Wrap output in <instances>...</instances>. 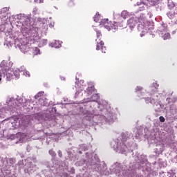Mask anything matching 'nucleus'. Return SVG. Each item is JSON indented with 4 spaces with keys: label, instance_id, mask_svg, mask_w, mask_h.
I'll return each instance as SVG.
<instances>
[{
    "label": "nucleus",
    "instance_id": "nucleus-30",
    "mask_svg": "<svg viewBox=\"0 0 177 177\" xmlns=\"http://www.w3.org/2000/svg\"><path fill=\"white\" fill-rule=\"evenodd\" d=\"M16 167H19V170L20 171L22 168L24 169L26 168V165H24V161L20 160L18 162V163L16 165Z\"/></svg>",
    "mask_w": 177,
    "mask_h": 177
},
{
    "label": "nucleus",
    "instance_id": "nucleus-22",
    "mask_svg": "<svg viewBox=\"0 0 177 177\" xmlns=\"http://www.w3.org/2000/svg\"><path fill=\"white\" fill-rule=\"evenodd\" d=\"M37 169L38 167L32 162H28L25 164L24 172L26 174H34Z\"/></svg>",
    "mask_w": 177,
    "mask_h": 177
},
{
    "label": "nucleus",
    "instance_id": "nucleus-36",
    "mask_svg": "<svg viewBox=\"0 0 177 177\" xmlns=\"http://www.w3.org/2000/svg\"><path fill=\"white\" fill-rule=\"evenodd\" d=\"M33 55L35 56L37 55H41V50H39L38 47L33 48Z\"/></svg>",
    "mask_w": 177,
    "mask_h": 177
},
{
    "label": "nucleus",
    "instance_id": "nucleus-20",
    "mask_svg": "<svg viewBox=\"0 0 177 177\" xmlns=\"http://www.w3.org/2000/svg\"><path fill=\"white\" fill-rule=\"evenodd\" d=\"M9 139L11 140H15V139H17L16 143H18V142H21V143H23L24 142H26L28 139L27 135L24 133H17L16 134H10Z\"/></svg>",
    "mask_w": 177,
    "mask_h": 177
},
{
    "label": "nucleus",
    "instance_id": "nucleus-17",
    "mask_svg": "<svg viewBox=\"0 0 177 177\" xmlns=\"http://www.w3.org/2000/svg\"><path fill=\"white\" fill-rule=\"evenodd\" d=\"M58 168V173L59 175H63V174H75V169L74 167H68V165L66 164V162L61 161L59 163V167Z\"/></svg>",
    "mask_w": 177,
    "mask_h": 177
},
{
    "label": "nucleus",
    "instance_id": "nucleus-16",
    "mask_svg": "<svg viewBox=\"0 0 177 177\" xmlns=\"http://www.w3.org/2000/svg\"><path fill=\"white\" fill-rule=\"evenodd\" d=\"M113 23L112 24H109V27L111 30H113V32H115L118 30V27L122 28L124 25L122 24V17L120 14H113Z\"/></svg>",
    "mask_w": 177,
    "mask_h": 177
},
{
    "label": "nucleus",
    "instance_id": "nucleus-14",
    "mask_svg": "<svg viewBox=\"0 0 177 177\" xmlns=\"http://www.w3.org/2000/svg\"><path fill=\"white\" fill-rule=\"evenodd\" d=\"M145 103L149 104H153L156 111H158V110H161V109L164 108V106L160 104V99H161V94H156L151 97H145Z\"/></svg>",
    "mask_w": 177,
    "mask_h": 177
},
{
    "label": "nucleus",
    "instance_id": "nucleus-7",
    "mask_svg": "<svg viewBox=\"0 0 177 177\" xmlns=\"http://www.w3.org/2000/svg\"><path fill=\"white\" fill-rule=\"evenodd\" d=\"M127 26L129 27L131 31H133V28L138 26L137 28L138 31L141 33L140 37H145L147 32L149 34H153L151 30H154V27H147L146 26V22H145V18H143V15L138 14L137 16H133L127 21Z\"/></svg>",
    "mask_w": 177,
    "mask_h": 177
},
{
    "label": "nucleus",
    "instance_id": "nucleus-52",
    "mask_svg": "<svg viewBox=\"0 0 177 177\" xmlns=\"http://www.w3.org/2000/svg\"><path fill=\"white\" fill-rule=\"evenodd\" d=\"M12 162H13V160H10V162L11 164H12Z\"/></svg>",
    "mask_w": 177,
    "mask_h": 177
},
{
    "label": "nucleus",
    "instance_id": "nucleus-29",
    "mask_svg": "<svg viewBox=\"0 0 177 177\" xmlns=\"http://www.w3.org/2000/svg\"><path fill=\"white\" fill-rule=\"evenodd\" d=\"M62 42L59 40H54L52 43L49 44L51 48H55V49H59V48H62Z\"/></svg>",
    "mask_w": 177,
    "mask_h": 177
},
{
    "label": "nucleus",
    "instance_id": "nucleus-56",
    "mask_svg": "<svg viewBox=\"0 0 177 177\" xmlns=\"http://www.w3.org/2000/svg\"><path fill=\"white\" fill-rule=\"evenodd\" d=\"M91 107H92V104H91Z\"/></svg>",
    "mask_w": 177,
    "mask_h": 177
},
{
    "label": "nucleus",
    "instance_id": "nucleus-35",
    "mask_svg": "<svg viewBox=\"0 0 177 177\" xmlns=\"http://www.w3.org/2000/svg\"><path fill=\"white\" fill-rule=\"evenodd\" d=\"M171 117H176L177 115V108H172L170 109Z\"/></svg>",
    "mask_w": 177,
    "mask_h": 177
},
{
    "label": "nucleus",
    "instance_id": "nucleus-43",
    "mask_svg": "<svg viewBox=\"0 0 177 177\" xmlns=\"http://www.w3.org/2000/svg\"><path fill=\"white\" fill-rule=\"evenodd\" d=\"M58 177H68V174L64 173L63 174H59Z\"/></svg>",
    "mask_w": 177,
    "mask_h": 177
},
{
    "label": "nucleus",
    "instance_id": "nucleus-55",
    "mask_svg": "<svg viewBox=\"0 0 177 177\" xmlns=\"http://www.w3.org/2000/svg\"><path fill=\"white\" fill-rule=\"evenodd\" d=\"M50 27H52V25H50Z\"/></svg>",
    "mask_w": 177,
    "mask_h": 177
},
{
    "label": "nucleus",
    "instance_id": "nucleus-39",
    "mask_svg": "<svg viewBox=\"0 0 177 177\" xmlns=\"http://www.w3.org/2000/svg\"><path fill=\"white\" fill-rule=\"evenodd\" d=\"M19 70H20L21 74H23L24 73V71H26V68L24 67V66H21L20 68H19Z\"/></svg>",
    "mask_w": 177,
    "mask_h": 177
},
{
    "label": "nucleus",
    "instance_id": "nucleus-1",
    "mask_svg": "<svg viewBox=\"0 0 177 177\" xmlns=\"http://www.w3.org/2000/svg\"><path fill=\"white\" fill-rule=\"evenodd\" d=\"M131 138H132L131 132L125 131L122 133L118 138L111 142V147L116 153H120V154L132 153L131 156H130V162H128L127 160H124L122 164L115 162L111 165L109 171L106 162L100 161L97 155L93 152H86L85 155H83L82 159L76 162L75 165L76 167H82L85 164L84 167L86 171L88 172H97L102 176L115 174L116 176L121 177L127 174H131V172H134L138 169V167H135L136 162H138V159H133L132 156L133 154V156L138 154V156H140L142 154L140 155V153L135 151L138 149V145L136 143H127V140L131 139Z\"/></svg>",
    "mask_w": 177,
    "mask_h": 177
},
{
    "label": "nucleus",
    "instance_id": "nucleus-2",
    "mask_svg": "<svg viewBox=\"0 0 177 177\" xmlns=\"http://www.w3.org/2000/svg\"><path fill=\"white\" fill-rule=\"evenodd\" d=\"M100 97L99 94L94 93L85 102H93V113L87 109H84L82 113L84 120L86 121H93L94 125H106V124H113L117 120V113L113 112L107 101L102 100L97 102Z\"/></svg>",
    "mask_w": 177,
    "mask_h": 177
},
{
    "label": "nucleus",
    "instance_id": "nucleus-11",
    "mask_svg": "<svg viewBox=\"0 0 177 177\" xmlns=\"http://www.w3.org/2000/svg\"><path fill=\"white\" fill-rule=\"evenodd\" d=\"M81 84H84V80H80V84H77L75 86V88L77 89V91L75 94V97H80L81 96H83L84 93V95H86V96H91V95H92V93L95 92V86H88L86 91H84V85L81 86Z\"/></svg>",
    "mask_w": 177,
    "mask_h": 177
},
{
    "label": "nucleus",
    "instance_id": "nucleus-23",
    "mask_svg": "<svg viewBox=\"0 0 177 177\" xmlns=\"http://www.w3.org/2000/svg\"><path fill=\"white\" fill-rule=\"evenodd\" d=\"M48 153L50 154V156H51L52 158H51V162L49 163L51 165H55V167H60V162H62V161H59L57 160H56V152L55 151H53V149H50L48 151Z\"/></svg>",
    "mask_w": 177,
    "mask_h": 177
},
{
    "label": "nucleus",
    "instance_id": "nucleus-49",
    "mask_svg": "<svg viewBox=\"0 0 177 177\" xmlns=\"http://www.w3.org/2000/svg\"><path fill=\"white\" fill-rule=\"evenodd\" d=\"M44 86L48 87V84H44Z\"/></svg>",
    "mask_w": 177,
    "mask_h": 177
},
{
    "label": "nucleus",
    "instance_id": "nucleus-40",
    "mask_svg": "<svg viewBox=\"0 0 177 177\" xmlns=\"http://www.w3.org/2000/svg\"><path fill=\"white\" fill-rule=\"evenodd\" d=\"M22 75H25V77H30V72L25 71H24V73H22Z\"/></svg>",
    "mask_w": 177,
    "mask_h": 177
},
{
    "label": "nucleus",
    "instance_id": "nucleus-8",
    "mask_svg": "<svg viewBox=\"0 0 177 177\" xmlns=\"http://www.w3.org/2000/svg\"><path fill=\"white\" fill-rule=\"evenodd\" d=\"M8 64H9L5 60L0 64V82L2 81V77L6 78L7 81H12L13 78H15V80L20 78V69L15 68L12 70Z\"/></svg>",
    "mask_w": 177,
    "mask_h": 177
},
{
    "label": "nucleus",
    "instance_id": "nucleus-34",
    "mask_svg": "<svg viewBox=\"0 0 177 177\" xmlns=\"http://www.w3.org/2000/svg\"><path fill=\"white\" fill-rule=\"evenodd\" d=\"M121 16H122V19H124V20H125V19H128L129 14L127 11H122L121 13Z\"/></svg>",
    "mask_w": 177,
    "mask_h": 177
},
{
    "label": "nucleus",
    "instance_id": "nucleus-54",
    "mask_svg": "<svg viewBox=\"0 0 177 177\" xmlns=\"http://www.w3.org/2000/svg\"><path fill=\"white\" fill-rule=\"evenodd\" d=\"M76 80H78V78H77V76H76Z\"/></svg>",
    "mask_w": 177,
    "mask_h": 177
},
{
    "label": "nucleus",
    "instance_id": "nucleus-32",
    "mask_svg": "<svg viewBox=\"0 0 177 177\" xmlns=\"http://www.w3.org/2000/svg\"><path fill=\"white\" fill-rule=\"evenodd\" d=\"M48 44V39H43L39 41V48H42V46H45V45H47Z\"/></svg>",
    "mask_w": 177,
    "mask_h": 177
},
{
    "label": "nucleus",
    "instance_id": "nucleus-41",
    "mask_svg": "<svg viewBox=\"0 0 177 177\" xmlns=\"http://www.w3.org/2000/svg\"><path fill=\"white\" fill-rule=\"evenodd\" d=\"M57 155H58V157H59V158H62L63 157V153H62L61 150L57 151Z\"/></svg>",
    "mask_w": 177,
    "mask_h": 177
},
{
    "label": "nucleus",
    "instance_id": "nucleus-33",
    "mask_svg": "<svg viewBox=\"0 0 177 177\" xmlns=\"http://www.w3.org/2000/svg\"><path fill=\"white\" fill-rule=\"evenodd\" d=\"M167 8L168 9H174L175 8V3L172 1L171 0H169L167 3Z\"/></svg>",
    "mask_w": 177,
    "mask_h": 177
},
{
    "label": "nucleus",
    "instance_id": "nucleus-45",
    "mask_svg": "<svg viewBox=\"0 0 177 177\" xmlns=\"http://www.w3.org/2000/svg\"><path fill=\"white\" fill-rule=\"evenodd\" d=\"M35 2H38V3H44V0H34Z\"/></svg>",
    "mask_w": 177,
    "mask_h": 177
},
{
    "label": "nucleus",
    "instance_id": "nucleus-48",
    "mask_svg": "<svg viewBox=\"0 0 177 177\" xmlns=\"http://www.w3.org/2000/svg\"><path fill=\"white\" fill-rule=\"evenodd\" d=\"M148 15H149V17H151V14H150V12H149Z\"/></svg>",
    "mask_w": 177,
    "mask_h": 177
},
{
    "label": "nucleus",
    "instance_id": "nucleus-6",
    "mask_svg": "<svg viewBox=\"0 0 177 177\" xmlns=\"http://www.w3.org/2000/svg\"><path fill=\"white\" fill-rule=\"evenodd\" d=\"M29 103L30 100H27L24 97L19 95L8 97L4 106H2V103H0V118H5L6 114L15 113L17 109L16 107H27Z\"/></svg>",
    "mask_w": 177,
    "mask_h": 177
},
{
    "label": "nucleus",
    "instance_id": "nucleus-13",
    "mask_svg": "<svg viewBox=\"0 0 177 177\" xmlns=\"http://www.w3.org/2000/svg\"><path fill=\"white\" fill-rule=\"evenodd\" d=\"M40 177H59L58 167L49 164L47 169L41 171Z\"/></svg>",
    "mask_w": 177,
    "mask_h": 177
},
{
    "label": "nucleus",
    "instance_id": "nucleus-38",
    "mask_svg": "<svg viewBox=\"0 0 177 177\" xmlns=\"http://www.w3.org/2000/svg\"><path fill=\"white\" fill-rule=\"evenodd\" d=\"M95 31H96L97 39H100V38H102V32H100V31H99L97 30H95Z\"/></svg>",
    "mask_w": 177,
    "mask_h": 177
},
{
    "label": "nucleus",
    "instance_id": "nucleus-50",
    "mask_svg": "<svg viewBox=\"0 0 177 177\" xmlns=\"http://www.w3.org/2000/svg\"><path fill=\"white\" fill-rule=\"evenodd\" d=\"M137 5L139 6V5H140V3L138 2Z\"/></svg>",
    "mask_w": 177,
    "mask_h": 177
},
{
    "label": "nucleus",
    "instance_id": "nucleus-26",
    "mask_svg": "<svg viewBox=\"0 0 177 177\" xmlns=\"http://www.w3.org/2000/svg\"><path fill=\"white\" fill-rule=\"evenodd\" d=\"M167 16L171 20L172 23L177 24V11H169L167 12Z\"/></svg>",
    "mask_w": 177,
    "mask_h": 177
},
{
    "label": "nucleus",
    "instance_id": "nucleus-42",
    "mask_svg": "<svg viewBox=\"0 0 177 177\" xmlns=\"http://www.w3.org/2000/svg\"><path fill=\"white\" fill-rule=\"evenodd\" d=\"M159 121H160V122H165V118H164V116H160Z\"/></svg>",
    "mask_w": 177,
    "mask_h": 177
},
{
    "label": "nucleus",
    "instance_id": "nucleus-12",
    "mask_svg": "<svg viewBox=\"0 0 177 177\" xmlns=\"http://www.w3.org/2000/svg\"><path fill=\"white\" fill-rule=\"evenodd\" d=\"M87 150H89V146L85 144L79 145V149L72 147L67 150L68 157L71 161H75V153L82 154V151H86Z\"/></svg>",
    "mask_w": 177,
    "mask_h": 177
},
{
    "label": "nucleus",
    "instance_id": "nucleus-15",
    "mask_svg": "<svg viewBox=\"0 0 177 177\" xmlns=\"http://www.w3.org/2000/svg\"><path fill=\"white\" fill-rule=\"evenodd\" d=\"M156 32H158V35H160L164 41H167V39L171 38V34H169V30H168V25L167 24H160Z\"/></svg>",
    "mask_w": 177,
    "mask_h": 177
},
{
    "label": "nucleus",
    "instance_id": "nucleus-10",
    "mask_svg": "<svg viewBox=\"0 0 177 177\" xmlns=\"http://www.w3.org/2000/svg\"><path fill=\"white\" fill-rule=\"evenodd\" d=\"M153 87L150 89V91H147L143 87L140 86H137L135 88V92L138 96V97H142V96H156L157 95V88H158V84L153 83ZM160 95V93H158Z\"/></svg>",
    "mask_w": 177,
    "mask_h": 177
},
{
    "label": "nucleus",
    "instance_id": "nucleus-44",
    "mask_svg": "<svg viewBox=\"0 0 177 177\" xmlns=\"http://www.w3.org/2000/svg\"><path fill=\"white\" fill-rule=\"evenodd\" d=\"M26 151H28V153H30V151H31V147L30 145L26 146Z\"/></svg>",
    "mask_w": 177,
    "mask_h": 177
},
{
    "label": "nucleus",
    "instance_id": "nucleus-25",
    "mask_svg": "<svg viewBox=\"0 0 177 177\" xmlns=\"http://www.w3.org/2000/svg\"><path fill=\"white\" fill-rule=\"evenodd\" d=\"M177 169H171L168 172L161 171L159 172V176L160 177H176Z\"/></svg>",
    "mask_w": 177,
    "mask_h": 177
},
{
    "label": "nucleus",
    "instance_id": "nucleus-37",
    "mask_svg": "<svg viewBox=\"0 0 177 177\" xmlns=\"http://www.w3.org/2000/svg\"><path fill=\"white\" fill-rule=\"evenodd\" d=\"M83 177H99V176H97L93 173L88 174V172H86L84 174H83Z\"/></svg>",
    "mask_w": 177,
    "mask_h": 177
},
{
    "label": "nucleus",
    "instance_id": "nucleus-5",
    "mask_svg": "<svg viewBox=\"0 0 177 177\" xmlns=\"http://www.w3.org/2000/svg\"><path fill=\"white\" fill-rule=\"evenodd\" d=\"M45 120V115L44 114L39 113L33 115H22L21 118H10L9 122L7 123L8 129L15 130L17 128H26L34 121L36 124Z\"/></svg>",
    "mask_w": 177,
    "mask_h": 177
},
{
    "label": "nucleus",
    "instance_id": "nucleus-47",
    "mask_svg": "<svg viewBox=\"0 0 177 177\" xmlns=\"http://www.w3.org/2000/svg\"><path fill=\"white\" fill-rule=\"evenodd\" d=\"M145 9V6H142V8L140 9V10H143Z\"/></svg>",
    "mask_w": 177,
    "mask_h": 177
},
{
    "label": "nucleus",
    "instance_id": "nucleus-21",
    "mask_svg": "<svg viewBox=\"0 0 177 177\" xmlns=\"http://www.w3.org/2000/svg\"><path fill=\"white\" fill-rule=\"evenodd\" d=\"M44 95V92H39L35 96V99H38L36 103L38 104L39 107H44L48 106V101L44 97H41Z\"/></svg>",
    "mask_w": 177,
    "mask_h": 177
},
{
    "label": "nucleus",
    "instance_id": "nucleus-51",
    "mask_svg": "<svg viewBox=\"0 0 177 177\" xmlns=\"http://www.w3.org/2000/svg\"><path fill=\"white\" fill-rule=\"evenodd\" d=\"M53 110H54L55 111H56V108H53Z\"/></svg>",
    "mask_w": 177,
    "mask_h": 177
},
{
    "label": "nucleus",
    "instance_id": "nucleus-46",
    "mask_svg": "<svg viewBox=\"0 0 177 177\" xmlns=\"http://www.w3.org/2000/svg\"><path fill=\"white\" fill-rule=\"evenodd\" d=\"M171 34H172V35H175V34H176V29L174 30H173V31L171 32Z\"/></svg>",
    "mask_w": 177,
    "mask_h": 177
},
{
    "label": "nucleus",
    "instance_id": "nucleus-9",
    "mask_svg": "<svg viewBox=\"0 0 177 177\" xmlns=\"http://www.w3.org/2000/svg\"><path fill=\"white\" fill-rule=\"evenodd\" d=\"M156 131H157V129H153V131L154 133H152L151 136H149L148 142L149 143L153 145L155 147L153 152L156 153V155L160 156V154H162V151L165 150V145H164L162 142L157 140L156 137Z\"/></svg>",
    "mask_w": 177,
    "mask_h": 177
},
{
    "label": "nucleus",
    "instance_id": "nucleus-3",
    "mask_svg": "<svg viewBox=\"0 0 177 177\" xmlns=\"http://www.w3.org/2000/svg\"><path fill=\"white\" fill-rule=\"evenodd\" d=\"M133 160H138L137 162L135 165V167H137V169L134 172L131 171L127 174L123 175L120 177H152L157 176L158 172L156 171V169H160L167 167V162L162 160V159H159L157 161H155L153 163L149 162L147 160V156L145 154H142L139 156L138 153H136L133 156L132 155Z\"/></svg>",
    "mask_w": 177,
    "mask_h": 177
},
{
    "label": "nucleus",
    "instance_id": "nucleus-18",
    "mask_svg": "<svg viewBox=\"0 0 177 177\" xmlns=\"http://www.w3.org/2000/svg\"><path fill=\"white\" fill-rule=\"evenodd\" d=\"M93 20L95 23H100L99 26L101 27H104L108 31H110L111 28H110V24H109V19H102L100 15L97 13L95 16L93 17Z\"/></svg>",
    "mask_w": 177,
    "mask_h": 177
},
{
    "label": "nucleus",
    "instance_id": "nucleus-19",
    "mask_svg": "<svg viewBox=\"0 0 177 177\" xmlns=\"http://www.w3.org/2000/svg\"><path fill=\"white\" fill-rule=\"evenodd\" d=\"M147 130V128H145L142 126L138 127L133 129L134 136H136V139H142L143 136H149V133L146 132Z\"/></svg>",
    "mask_w": 177,
    "mask_h": 177
},
{
    "label": "nucleus",
    "instance_id": "nucleus-24",
    "mask_svg": "<svg viewBox=\"0 0 177 177\" xmlns=\"http://www.w3.org/2000/svg\"><path fill=\"white\" fill-rule=\"evenodd\" d=\"M15 39V45H17V46H19L21 52H22V53H27V52H28L30 50V47H28V46L27 45H24V44H18V41H20V39L17 38V37H14Z\"/></svg>",
    "mask_w": 177,
    "mask_h": 177
},
{
    "label": "nucleus",
    "instance_id": "nucleus-31",
    "mask_svg": "<svg viewBox=\"0 0 177 177\" xmlns=\"http://www.w3.org/2000/svg\"><path fill=\"white\" fill-rule=\"evenodd\" d=\"M140 4L142 3L144 6H147V5H154V3H151V0H140Z\"/></svg>",
    "mask_w": 177,
    "mask_h": 177
},
{
    "label": "nucleus",
    "instance_id": "nucleus-27",
    "mask_svg": "<svg viewBox=\"0 0 177 177\" xmlns=\"http://www.w3.org/2000/svg\"><path fill=\"white\" fill-rule=\"evenodd\" d=\"M9 11V8L5 7L3 8L0 11V17L5 21L8 19V12Z\"/></svg>",
    "mask_w": 177,
    "mask_h": 177
},
{
    "label": "nucleus",
    "instance_id": "nucleus-28",
    "mask_svg": "<svg viewBox=\"0 0 177 177\" xmlns=\"http://www.w3.org/2000/svg\"><path fill=\"white\" fill-rule=\"evenodd\" d=\"M100 41H97L96 50H102V53H106V47L104 46V43L103 41L99 39Z\"/></svg>",
    "mask_w": 177,
    "mask_h": 177
},
{
    "label": "nucleus",
    "instance_id": "nucleus-4",
    "mask_svg": "<svg viewBox=\"0 0 177 177\" xmlns=\"http://www.w3.org/2000/svg\"><path fill=\"white\" fill-rule=\"evenodd\" d=\"M15 19L21 24L22 35L26 38H33L38 34V31H41L42 34H46L48 31V24L45 18H37V26H35L30 15L17 14Z\"/></svg>",
    "mask_w": 177,
    "mask_h": 177
},
{
    "label": "nucleus",
    "instance_id": "nucleus-53",
    "mask_svg": "<svg viewBox=\"0 0 177 177\" xmlns=\"http://www.w3.org/2000/svg\"><path fill=\"white\" fill-rule=\"evenodd\" d=\"M61 80H64V77H61Z\"/></svg>",
    "mask_w": 177,
    "mask_h": 177
}]
</instances>
